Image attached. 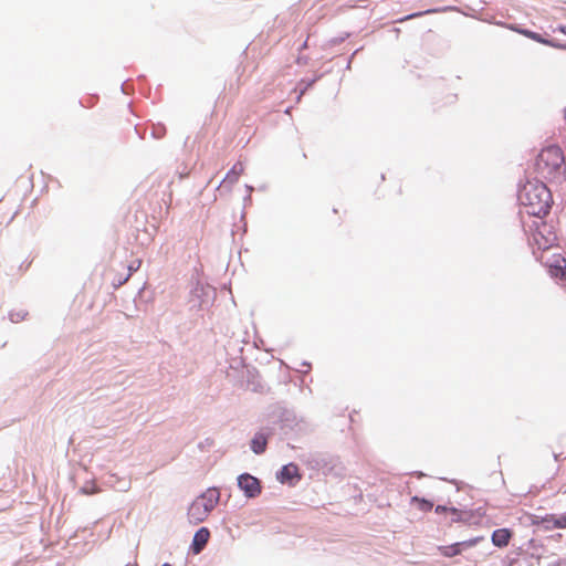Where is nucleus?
Wrapping results in <instances>:
<instances>
[{"instance_id": "f257e3e1", "label": "nucleus", "mask_w": 566, "mask_h": 566, "mask_svg": "<svg viewBox=\"0 0 566 566\" xmlns=\"http://www.w3.org/2000/svg\"><path fill=\"white\" fill-rule=\"evenodd\" d=\"M518 200L527 214L544 218L551 210L552 195L544 182L527 181L520 190Z\"/></svg>"}, {"instance_id": "f03ea898", "label": "nucleus", "mask_w": 566, "mask_h": 566, "mask_svg": "<svg viewBox=\"0 0 566 566\" xmlns=\"http://www.w3.org/2000/svg\"><path fill=\"white\" fill-rule=\"evenodd\" d=\"M535 170L539 177L548 181H557L565 176V157L560 147L547 146L536 157Z\"/></svg>"}, {"instance_id": "7ed1b4c3", "label": "nucleus", "mask_w": 566, "mask_h": 566, "mask_svg": "<svg viewBox=\"0 0 566 566\" xmlns=\"http://www.w3.org/2000/svg\"><path fill=\"white\" fill-rule=\"evenodd\" d=\"M528 242L533 249V253L536 255L537 252L545 253L556 247L557 235L552 224L537 218L532 224L528 226Z\"/></svg>"}, {"instance_id": "20e7f679", "label": "nucleus", "mask_w": 566, "mask_h": 566, "mask_svg": "<svg viewBox=\"0 0 566 566\" xmlns=\"http://www.w3.org/2000/svg\"><path fill=\"white\" fill-rule=\"evenodd\" d=\"M537 260L546 265L549 270V273L554 277H564L566 274V260L558 253H554L552 258L545 255V253H541L536 255Z\"/></svg>"}, {"instance_id": "39448f33", "label": "nucleus", "mask_w": 566, "mask_h": 566, "mask_svg": "<svg viewBox=\"0 0 566 566\" xmlns=\"http://www.w3.org/2000/svg\"><path fill=\"white\" fill-rule=\"evenodd\" d=\"M484 539L483 536H476L463 542H458L451 545L439 546L440 554L444 557H454L462 553L463 549L473 547Z\"/></svg>"}, {"instance_id": "423d86ee", "label": "nucleus", "mask_w": 566, "mask_h": 566, "mask_svg": "<svg viewBox=\"0 0 566 566\" xmlns=\"http://www.w3.org/2000/svg\"><path fill=\"white\" fill-rule=\"evenodd\" d=\"M239 486L249 497H254L261 493V485L256 478L250 474L239 476Z\"/></svg>"}, {"instance_id": "0eeeda50", "label": "nucleus", "mask_w": 566, "mask_h": 566, "mask_svg": "<svg viewBox=\"0 0 566 566\" xmlns=\"http://www.w3.org/2000/svg\"><path fill=\"white\" fill-rule=\"evenodd\" d=\"M202 501H193L188 510V518L191 523L197 524L207 518V507L203 506Z\"/></svg>"}, {"instance_id": "6e6552de", "label": "nucleus", "mask_w": 566, "mask_h": 566, "mask_svg": "<svg viewBox=\"0 0 566 566\" xmlns=\"http://www.w3.org/2000/svg\"><path fill=\"white\" fill-rule=\"evenodd\" d=\"M533 523L543 524L546 531H551L553 528H566V514L560 516L549 514L542 517L541 521H534Z\"/></svg>"}, {"instance_id": "1a4fd4ad", "label": "nucleus", "mask_w": 566, "mask_h": 566, "mask_svg": "<svg viewBox=\"0 0 566 566\" xmlns=\"http://www.w3.org/2000/svg\"><path fill=\"white\" fill-rule=\"evenodd\" d=\"M210 538V531L207 527L199 528L192 539L191 551L193 554H199L207 545Z\"/></svg>"}, {"instance_id": "9d476101", "label": "nucleus", "mask_w": 566, "mask_h": 566, "mask_svg": "<svg viewBox=\"0 0 566 566\" xmlns=\"http://www.w3.org/2000/svg\"><path fill=\"white\" fill-rule=\"evenodd\" d=\"M513 536L509 528H497L492 533L491 541L494 546L503 548L506 547Z\"/></svg>"}, {"instance_id": "9b49d317", "label": "nucleus", "mask_w": 566, "mask_h": 566, "mask_svg": "<svg viewBox=\"0 0 566 566\" xmlns=\"http://www.w3.org/2000/svg\"><path fill=\"white\" fill-rule=\"evenodd\" d=\"M196 501H202V504L207 507V513L209 514L219 501V492L216 489L208 490L206 493L197 497Z\"/></svg>"}, {"instance_id": "f8f14e48", "label": "nucleus", "mask_w": 566, "mask_h": 566, "mask_svg": "<svg viewBox=\"0 0 566 566\" xmlns=\"http://www.w3.org/2000/svg\"><path fill=\"white\" fill-rule=\"evenodd\" d=\"M280 478L282 482L292 481L293 479H300L297 465L290 463L284 465L281 470Z\"/></svg>"}, {"instance_id": "ddd939ff", "label": "nucleus", "mask_w": 566, "mask_h": 566, "mask_svg": "<svg viewBox=\"0 0 566 566\" xmlns=\"http://www.w3.org/2000/svg\"><path fill=\"white\" fill-rule=\"evenodd\" d=\"M268 439L263 433H256L251 441V449L254 453L260 454L265 451Z\"/></svg>"}, {"instance_id": "4468645a", "label": "nucleus", "mask_w": 566, "mask_h": 566, "mask_svg": "<svg viewBox=\"0 0 566 566\" xmlns=\"http://www.w3.org/2000/svg\"><path fill=\"white\" fill-rule=\"evenodd\" d=\"M446 512H450L453 517H452V522H462V521H465L467 518L463 516V512L454 509V507H447V506H443V505H438L436 507V513L438 514H442V513H446Z\"/></svg>"}, {"instance_id": "2eb2a0df", "label": "nucleus", "mask_w": 566, "mask_h": 566, "mask_svg": "<svg viewBox=\"0 0 566 566\" xmlns=\"http://www.w3.org/2000/svg\"><path fill=\"white\" fill-rule=\"evenodd\" d=\"M411 502L417 504L418 509L423 512H428L433 507V503H431L430 501H428L426 499H421L418 496H413L411 499Z\"/></svg>"}, {"instance_id": "dca6fc26", "label": "nucleus", "mask_w": 566, "mask_h": 566, "mask_svg": "<svg viewBox=\"0 0 566 566\" xmlns=\"http://www.w3.org/2000/svg\"><path fill=\"white\" fill-rule=\"evenodd\" d=\"M243 171V166L242 164L238 163L235 164L231 171L228 174L227 178L230 179L231 181H234L239 178L240 174Z\"/></svg>"}, {"instance_id": "f3484780", "label": "nucleus", "mask_w": 566, "mask_h": 566, "mask_svg": "<svg viewBox=\"0 0 566 566\" xmlns=\"http://www.w3.org/2000/svg\"><path fill=\"white\" fill-rule=\"evenodd\" d=\"M433 12H437V10L434 9H429V10H426L423 12H416V13H412V14H409V15H406L399 20H397V22L401 23V22H405L407 20H411V19H415V18H419L423 14H429V13H433Z\"/></svg>"}, {"instance_id": "a211bd4d", "label": "nucleus", "mask_w": 566, "mask_h": 566, "mask_svg": "<svg viewBox=\"0 0 566 566\" xmlns=\"http://www.w3.org/2000/svg\"><path fill=\"white\" fill-rule=\"evenodd\" d=\"M525 34H526L528 38H531V39H533V40H535V41L542 42V40H541L539 35H538V34H536V33H534V32H530V31H527V32H525Z\"/></svg>"}, {"instance_id": "6ab92c4d", "label": "nucleus", "mask_w": 566, "mask_h": 566, "mask_svg": "<svg viewBox=\"0 0 566 566\" xmlns=\"http://www.w3.org/2000/svg\"><path fill=\"white\" fill-rule=\"evenodd\" d=\"M161 566H171L169 563H165Z\"/></svg>"}]
</instances>
